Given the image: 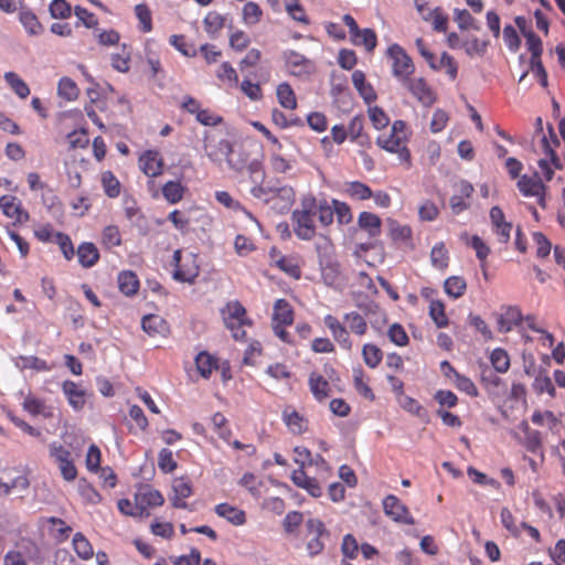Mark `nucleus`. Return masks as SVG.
<instances>
[{
    "label": "nucleus",
    "mask_w": 565,
    "mask_h": 565,
    "mask_svg": "<svg viewBox=\"0 0 565 565\" xmlns=\"http://www.w3.org/2000/svg\"><path fill=\"white\" fill-rule=\"evenodd\" d=\"M315 207L316 199L309 198L302 202V210H296L292 213V220L295 222V233L303 241L311 239L316 234L315 226Z\"/></svg>",
    "instance_id": "obj_1"
},
{
    "label": "nucleus",
    "mask_w": 565,
    "mask_h": 565,
    "mask_svg": "<svg viewBox=\"0 0 565 565\" xmlns=\"http://www.w3.org/2000/svg\"><path fill=\"white\" fill-rule=\"evenodd\" d=\"M173 278L178 281L193 284L200 274L194 254H189L182 263L181 250L177 249L173 253Z\"/></svg>",
    "instance_id": "obj_2"
},
{
    "label": "nucleus",
    "mask_w": 565,
    "mask_h": 565,
    "mask_svg": "<svg viewBox=\"0 0 565 565\" xmlns=\"http://www.w3.org/2000/svg\"><path fill=\"white\" fill-rule=\"evenodd\" d=\"M388 56L393 61V75L402 83H406L407 78L414 72V65L411 57L404 49L398 44H393L387 50Z\"/></svg>",
    "instance_id": "obj_3"
},
{
    "label": "nucleus",
    "mask_w": 565,
    "mask_h": 565,
    "mask_svg": "<svg viewBox=\"0 0 565 565\" xmlns=\"http://www.w3.org/2000/svg\"><path fill=\"white\" fill-rule=\"evenodd\" d=\"M406 135L396 136L393 134H383L377 137L376 143L382 149L396 153L401 162L409 163L411 153L405 145Z\"/></svg>",
    "instance_id": "obj_4"
},
{
    "label": "nucleus",
    "mask_w": 565,
    "mask_h": 565,
    "mask_svg": "<svg viewBox=\"0 0 565 565\" xmlns=\"http://www.w3.org/2000/svg\"><path fill=\"white\" fill-rule=\"evenodd\" d=\"M203 148L206 157L214 163H221L222 159L233 153V145L227 139H221L213 143V138L209 131L203 134Z\"/></svg>",
    "instance_id": "obj_5"
},
{
    "label": "nucleus",
    "mask_w": 565,
    "mask_h": 565,
    "mask_svg": "<svg viewBox=\"0 0 565 565\" xmlns=\"http://www.w3.org/2000/svg\"><path fill=\"white\" fill-rule=\"evenodd\" d=\"M516 186H518L519 191L524 196H527V198L535 196V198H537V203L542 207H545L544 195H545L546 186L543 184V182L541 181V179H540L537 173H535L533 177H529L526 174L522 175L519 179V181L516 183Z\"/></svg>",
    "instance_id": "obj_6"
},
{
    "label": "nucleus",
    "mask_w": 565,
    "mask_h": 565,
    "mask_svg": "<svg viewBox=\"0 0 565 565\" xmlns=\"http://www.w3.org/2000/svg\"><path fill=\"white\" fill-rule=\"evenodd\" d=\"M383 509L385 514L395 522L407 525H413L415 523L414 518L411 515L406 505H404L399 499L393 494L384 498Z\"/></svg>",
    "instance_id": "obj_7"
},
{
    "label": "nucleus",
    "mask_w": 565,
    "mask_h": 565,
    "mask_svg": "<svg viewBox=\"0 0 565 565\" xmlns=\"http://www.w3.org/2000/svg\"><path fill=\"white\" fill-rule=\"evenodd\" d=\"M324 326L330 330L333 340L345 351H351L353 342L350 338L348 328L334 316L327 315L323 318Z\"/></svg>",
    "instance_id": "obj_8"
},
{
    "label": "nucleus",
    "mask_w": 565,
    "mask_h": 565,
    "mask_svg": "<svg viewBox=\"0 0 565 565\" xmlns=\"http://www.w3.org/2000/svg\"><path fill=\"white\" fill-rule=\"evenodd\" d=\"M456 193L451 195L449 204L454 214H460L469 209L470 203L467 201L471 198L475 189L473 185L466 181L460 180L455 184Z\"/></svg>",
    "instance_id": "obj_9"
},
{
    "label": "nucleus",
    "mask_w": 565,
    "mask_h": 565,
    "mask_svg": "<svg viewBox=\"0 0 565 565\" xmlns=\"http://www.w3.org/2000/svg\"><path fill=\"white\" fill-rule=\"evenodd\" d=\"M268 205L277 213H286L295 202V191L289 185L275 184Z\"/></svg>",
    "instance_id": "obj_10"
},
{
    "label": "nucleus",
    "mask_w": 565,
    "mask_h": 565,
    "mask_svg": "<svg viewBox=\"0 0 565 565\" xmlns=\"http://www.w3.org/2000/svg\"><path fill=\"white\" fill-rule=\"evenodd\" d=\"M140 170L150 178L160 175L163 171V159L157 150H147L139 157Z\"/></svg>",
    "instance_id": "obj_11"
},
{
    "label": "nucleus",
    "mask_w": 565,
    "mask_h": 565,
    "mask_svg": "<svg viewBox=\"0 0 565 565\" xmlns=\"http://www.w3.org/2000/svg\"><path fill=\"white\" fill-rule=\"evenodd\" d=\"M135 501L138 502L141 514L148 515L147 510L149 508L160 507L163 504L164 499L160 491L151 489V488H145L139 490L135 495Z\"/></svg>",
    "instance_id": "obj_12"
},
{
    "label": "nucleus",
    "mask_w": 565,
    "mask_h": 565,
    "mask_svg": "<svg viewBox=\"0 0 565 565\" xmlns=\"http://www.w3.org/2000/svg\"><path fill=\"white\" fill-rule=\"evenodd\" d=\"M62 390L74 411H81L86 403V391L73 381H64Z\"/></svg>",
    "instance_id": "obj_13"
},
{
    "label": "nucleus",
    "mask_w": 565,
    "mask_h": 565,
    "mask_svg": "<svg viewBox=\"0 0 565 565\" xmlns=\"http://www.w3.org/2000/svg\"><path fill=\"white\" fill-rule=\"evenodd\" d=\"M245 308L238 301H231L222 309L225 326L234 330L236 324H245Z\"/></svg>",
    "instance_id": "obj_14"
},
{
    "label": "nucleus",
    "mask_w": 565,
    "mask_h": 565,
    "mask_svg": "<svg viewBox=\"0 0 565 565\" xmlns=\"http://www.w3.org/2000/svg\"><path fill=\"white\" fill-rule=\"evenodd\" d=\"M523 316L518 307H507L504 308V312L501 313L498 319V329L502 333L510 332L514 327H518L522 323Z\"/></svg>",
    "instance_id": "obj_15"
},
{
    "label": "nucleus",
    "mask_w": 565,
    "mask_h": 565,
    "mask_svg": "<svg viewBox=\"0 0 565 565\" xmlns=\"http://www.w3.org/2000/svg\"><path fill=\"white\" fill-rule=\"evenodd\" d=\"M284 60L290 73L297 76L308 73L311 66L310 61L307 57L291 50L284 52Z\"/></svg>",
    "instance_id": "obj_16"
},
{
    "label": "nucleus",
    "mask_w": 565,
    "mask_h": 565,
    "mask_svg": "<svg viewBox=\"0 0 565 565\" xmlns=\"http://www.w3.org/2000/svg\"><path fill=\"white\" fill-rule=\"evenodd\" d=\"M0 207L6 216L19 222L29 217L28 213L22 210L21 202L13 195L0 196Z\"/></svg>",
    "instance_id": "obj_17"
},
{
    "label": "nucleus",
    "mask_w": 565,
    "mask_h": 565,
    "mask_svg": "<svg viewBox=\"0 0 565 565\" xmlns=\"http://www.w3.org/2000/svg\"><path fill=\"white\" fill-rule=\"evenodd\" d=\"M292 482L308 491L313 498H319L322 494V489L315 478L308 477L303 469H297L291 475Z\"/></svg>",
    "instance_id": "obj_18"
},
{
    "label": "nucleus",
    "mask_w": 565,
    "mask_h": 565,
    "mask_svg": "<svg viewBox=\"0 0 565 565\" xmlns=\"http://www.w3.org/2000/svg\"><path fill=\"white\" fill-rule=\"evenodd\" d=\"M547 129H548L551 140L545 136L542 138L544 153L546 154V157L548 158V160L551 161V163L553 164V167L555 169L562 170L564 167L563 162L554 149V147L559 146V140H558L556 134L554 132L552 125H548Z\"/></svg>",
    "instance_id": "obj_19"
},
{
    "label": "nucleus",
    "mask_w": 565,
    "mask_h": 565,
    "mask_svg": "<svg viewBox=\"0 0 565 565\" xmlns=\"http://www.w3.org/2000/svg\"><path fill=\"white\" fill-rule=\"evenodd\" d=\"M403 84L408 87L411 93L420 103H423L424 105L433 104L434 95L423 78L409 79L408 77L407 82Z\"/></svg>",
    "instance_id": "obj_20"
},
{
    "label": "nucleus",
    "mask_w": 565,
    "mask_h": 565,
    "mask_svg": "<svg viewBox=\"0 0 565 565\" xmlns=\"http://www.w3.org/2000/svg\"><path fill=\"white\" fill-rule=\"evenodd\" d=\"M172 505L178 509H186L188 504L185 499L192 494V488L190 483L184 479H175L172 484Z\"/></svg>",
    "instance_id": "obj_21"
},
{
    "label": "nucleus",
    "mask_w": 565,
    "mask_h": 565,
    "mask_svg": "<svg viewBox=\"0 0 565 565\" xmlns=\"http://www.w3.org/2000/svg\"><path fill=\"white\" fill-rule=\"evenodd\" d=\"M215 513L226 519L233 525H243L246 521L245 512L228 503H220L215 507Z\"/></svg>",
    "instance_id": "obj_22"
},
{
    "label": "nucleus",
    "mask_w": 565,
    "mask_h": 565,
    "mask_svg": "<svg viewBox=\"0 0 565 565\" xmlns=\"http://www.w3.org/2000/svg\"><path fill=\"white\" fill-rule=\"evenodd\" d=\"M141 327L149 335H164L168 332L166 320L158 315H148L142 318Z\"/></svg>",
    "instance_id": "obj_23"
},
{
    "label": "nucleus",
    "mask_w": 565,
    "mask_h": 565,
    "mask_svg": "<svg viewBox=\"0 0 565 565\" xmlns=\"http://www.w3.org/2000/svg\"><path fill=\"white\" fill-rule=\"evenodd\" d=\"M79 264L89 268L94 266L99 259V253L93 243H82L76 250Z\"/></svg>",
    "instance_id": "obj_24"
},
{
    "label": "nucleus",
    "mask_w": 565,
    "mask_h": 565,
    "mask_svg": "<svg viewBox=\"0 0 565 565\" xmlns=\"http://www.w3.org/2000/svg\"><path fill=\"white\" fill-rule=\"evenodd\" d=\"M358 224L360 228L367 232L370 237H376L381 233V218L374 213H360Z\"/></svg>",
    "instance_id": "obj_25"
},
{
    "label": "nucleus",
    "mask_w": 565,
    "mask_h": 565,
    "mask_svg": "<svg viewBox=\"0 0 565 565\" xmlns=\"http://www.w3.org/2000/svg\"><path fill=\"white\" fill-rule=\"evenodd\" d=\"M309 387L315 398L320 402L329 396L330 385L328 381L316 372L309 375Z\"/></svg>",
    "instance_id": "obj_26"
},
{
    "label": "nucleus",
    "mask_w": 565,
    "mask_h": 565,
    "mask_svg": "<svg viewBox=\"0 0 565 565\" xmlns=\"http://www.w3.org/2000/svg\"><path fill=\"white\" fill-rule=\"evenodd\" d=\"M424 21L431 23L433 29L437 32H446L448 26V15L441 8L427 9L423 18Z\"/></svg>",
    "instance_id": "obj_27"
},
{
    "label": "nucleus",
    "mask_w": 565,
    "mask_h": 565,
    "mask_svg": "<svg viewBox=\"0 0 565 565\" xmlns=\"http://www.w3.org/2000/svg\"><path fill=\"white\" fill-rule=\"evenodd\" d=\"M274 323L279 324H291L294 320L292 309L288 301L285 299H278L274 306L273 313Z\"/></svg>",
    "instance_id": "obj_28"
},
{
    "label": "nucleus",
    "mask_w": 565,
    "mask_h": 565,
    "mask_svg": "<svg viewBox=\"0 0 565 565\" xmlns=\"http://www.w3.org/2000/svg\"><path fill=\"white\" fill-rule=\"evenodd\" d=\"M14 364L20 370L32 369L39 372L50 371L46 361L34 355H20L15 359Z\"/></svg>",
    "instance_id": "obj_29"
},
{
    "label": "nucleus",
    "mask_w": 565,
    "mask_h": 565,
    "mask_svg": "<svg viewBox=\"0 0 565 565\" xmlns=\"http://www.w3.org/2000/svg\"><path fill=\"white\" fill-rule=\"evenodd\" d=\"M343 192L355 200H367L373 195L369 185L360 181H351L344 184Z\"/></svg>",
    "instance_id": "obj_30"
},
{
    "label": "nucleus",
    "mask_w": 565,
    "mask_h": 565,
    "mask_svg": "<svg viewBox=\"0 0 565 565\" xmlns=\"http://www.w3.org/2000/svg\"><path fill=\"white\" fill-rule=\"evenodd\" d=\"M6 83L19 96L24 99L30 95L28 84L14 72H7L3 75Z\"/></svg>",
    "instance_id": "obj_31"
},
{
    "label": "nucleus",
    "mask_w": 565,
    "mask_h": 565,
    "mask_svg": "<svg viewBox=\"0 0 565 565\" xmlns=\"http://www.w3.org/2000/svg\"><path fill=\"white\" fill-rule=\"evenodd\" d=\"M118 286L122 294L132 296L139 288V280L135 273L122 271L118 275Z\"/></svg>",
    "instance_id": "obj_32"
},
{
    "label": "nucleus",
    "mask_w": 565,
    "mask_h": 565,
    "mask_svg": "<svg viewBox=\"0 0 565 565\" xmlns=\"http://www.w3.org/2000/svg\"><path fill=\"white\" fill-rule=\"evenodd\" d=\"M19 20L30 35H39L42 33L43 26L32 11L21 10Z\"/></svg>",
    "instance_id": "obj_33"
},
{
    "label": "nucleus",
    "mask_w": 565,
    "mask_h": 565,
    "mask_svg": "<svg viewBox=\"0 0 565 565\" xmlns=\"http://www.w3.org/2000/svg\"><path fill=\"white\" fill-rule=\"evenodd\" d=\"M351 40L355 45H363L367 52L373 51L377 43L376 34L372 29H359Z\"/></svg>",
    "instance_id": "obj_34"
},
{
    "label": "nucleus",
    "mask_w": 565,
    "mask_h": 565,
    "mask_svg": "<svg viewBox=\"0 0 565 565\" xmlns=\"http://www.w3.org/2000/svg\"><path fill=\"white\" fill-rule=\"evenodd\" d=\"M454 20L458 24V28L462 31L466 30H480L479 22L470 14L466 9H455Z\"/></svg>",
    "instance_id": "obj_35"
},
{
    "label": "nucleus",
    "mask_w": 565,
    "mask_h": 565,
    "mask_svg": "<svg viewBox=\"0 0 565 565\" xmlns=\"http://www.w3.org/2000/svg\"><path fill=\"white\" fill-rule=\"evenodd\" d=\"M344 322L351 332L356 335H363L367 331L366 320L356 311L347 312L343 316Z\"/></svg>",
    "instance_id": "obj_36"
},
{
    "label": "nucleus",
    "mask_w": 565,
    "mask_h": 565,
    "mask_svg": "<svg viewBox=\"0 0 565 565\" xmlns=\"http://www.w3.org/2000/svg\"><path fill=\"white\" fill-rule=\"evenodd\" d=\"M185 188L179 181H168L162 186L163 198L171 204H177L183 199Z\"/></svg>",
    "instance_id": "obj_37"
},
{
    "label": "nucleus",
    "mask_w": 565,
    "mask_h": 565,
    "mask_svg": "<svg viewBox=\"0 0 565 565\" xmlns=\"http://www.w3.org/2000/svg\"><path fill=\"white\" fill-rule=\"evenodd\" d=\"M24 411L30 413L31 415H43L45 417L51 416V409L45 405L43 399L36 398L32 395H29L24 398L22 404Z\"/></svg>",
    "instance_id": "obj_38"
},
{
    "label": "nucleus",
    "mask_w": 565,
    "mask_h": 565,
    "mask_svg": "<svg viewBox=\"0 0 565 565\" xmlns=\"http://www.w3.org/2000/svg\"><path fill=\"white\" fill-rule=\"evenodd\" d=\"M490 362L498 373H507L510 369V356L502 348H497L490 353Z\"/></svg>",
    "instance_id": "obj_39"
},
{
    "label": "nucleus",
    "mask_w": 565,
    "mask_h": 565,
    "mask_svg": "<svg viewBox=\"0 0 565 565\" xmlns=\"http://www.w3.org/2000/svg\"><path fill=\"white\" fill-rule=\"evenodd\" d=\"M73 548L77 556L82 559H89L94 555L93 546L89 541L81 533L77 532L73 536Z\"/></svg>",
    "instance_id": "obj_40"
},
{
    "label": "nucleus",
    "mask_w": 565,
    "mask_h": 565,
    "mask_svg": "<svg viewBox=\"0 0 565 565\" xmlns=\"http://www.w3.org/2000/svg\"><path fill=\"white\" fill-rule=\"evenodd\" d=\"M277 98L279 104L286 109H295L297 107L295 93L288 83H281L278 85Z\"/></svg>",
    "instance_id": "obj_41"
},
{
    "label": "nucleus",
    "mask_w": 565,
    "mask_h": 565,
    "mask_svg": "<svg viewBox=\"0 0 565 565\" xmlns=\"http://www.w3.org/2000/svg\"><path fill=\"white\" fill-rule=\"evenodd\" d=\"M444 288L449 297L457 299L465 294L467 284L462 277L451 276L445 280Z\"/></svg>",
    "instance_id": "obj_42"
},
{
    "label": "nucleus",
    "mask_w": 565,
    "mask_h": 565,
    "mask_svg": "<svg viewBox=\"0 0 565 565\" xmlns=\"http://www.w3.org/2000/svg\"><path fill=\"white\" fill-rule=\"evenodd\" d=\"M448 250L445 247L444 243H437L430 252V262L431 265L437 269H445L448 267Z\"/></svg>",
    "instance_id": "obj_43"
},
{
    "label": "nucleus",
    "mask_w": 565,
    "mask_h": 565,
    "mask_svg": "<svg viewBox=\"0 0 565 565\" xmlns=\"http://www.w3.org/2000/svg\"><path fill=\"white\" fill-rule=\"evenodd\" d=\"M195 364L199 373L207 379L212 371L216 369V361L206 352H200L195 358Z\"/></svg>",
    "instance_id": "obj_44"
},
{
    "label": "nucleus",
    "mask_w": 565,
    "mask_h": 565,
    "mask_svg": "<svg viewBox=\"0 0 565 565\" xmlns=\"http://www.w3.org/2000/svg\"><path fill=\"white\" fill-rule=\"evenodd\" d=\"M362 355L365 364L372 369L376 367L381 363L383 358L381 349L371 343H366L363 345Z\"/></svg>",
    "instance_id": "obj_45"
},
{
    "label": "nucleus",
    "mask_w": 565,
    "mask_h": 565,
    "mask_svg": "<svg viewBox=\"0 0 565 565\" xmlns=\"http://www.w3.org/2000/svg\"><path fill=\"white\" fill-rule=\"evenodd\" d=\"M429 316L438 328H445L448 326V319L445 313V306L441 301H430Z\"/></svg>",
    "instance_id": "obj_46"
},
{
    "label": "nucleus",
    "mask_w": 565,
    "mask_h": 565,
    "mask_svg": "<svg viewBox=\"0 0 565 565\" xmlns=\"http://www.w3.org/2000/svg\"><path fill=\"white\" fill-rule=\"evenodd\" d=\"M315 212L318 214L319 221L323 226H329L333 222L334 210L332 203L329 204L327 200L316 203Z\"/></svg>",
    "instance_id": "obj_47"
},
{
    "label": "nucleus",
    "mask_w": 565,
    "mask_h": 565,
    "mask_svg": "<svg viewBox=\"0 0 565 565\" xmlns=\"http://www.w3.org/2000/svg\"><path fill=\"white\" fill-rule=\"evenodd\" d=\"M110 61L111 66L116 71L127 73L129 71L130 51H128L127 46L124 45L121 47V52L111 54Z\"/></svg>",
    "instance_id": "obj_48"
},
{
    "label": "nucleus",
    "mask_w": 565,
    "mask_h": 565,
    "mask_svg": "<svg viewBox=\"0 0 565 565\" xmlns=\"http://www.w3.org/2000/svg\"><path fill=\"white\" fill-rule=\"evenodd\" d=\"M102 183L107 196L117 198L120 194V183L110 171L103 173Z\"/></svg>",
    "instance_id": "obj_49"
},
{
    "label": "nucleus",
    "mask_w": 565,
    "mask_h": 565,
    "mask_svg": "<svg viewBox=\"0 0 565 565\" xmlns=\"http://www.w3.org/2000/svg\"><path fill=\"white\" fill-rule=\"evenodd\" d=\"M57 92L61 97L67 100H74L78 95V88L74 81L63 77L58 82Z\"/></svg>",
    "instance_id": "obj_50"
},
{
    "label": "nucleus",
    "mask_w": 565,
    "mask_h": 565,
    "mask_svg": "<svg viewBox=\"0 0 565 565\" xmlns=\"http://www.w3.org/2000/svg\"><path fill=\"white\" fill-rule=\"evenodd\" d=\"M226 162L232 170L237 172H242L245 170L248 163V154L244 150L235 151L233 149V153L226 157Z\"/></svg>",
    "instance_id": "obj_51"
},
{
    "label": "nucleus",
    "mask_w": 565,
    "mask_h": 565,
    "mask_svg": "<svg viewBox=\"0 0 565 565\" xmlns=\"http://www.w3.org/2000/svg\"><path fill=\"white\" fill-rule=\"evenodd\" d=\"M102 242L107 248L119 246L121 244V236L118 227L115 225L106 226L103 231Z\"/></svg>",
    "instance_id": "obj_52"
},
{
    "label": "nucleus",
    "mask_w": 565,
    "mask_h": 565,
    "mask_svg": "<svg viewBox=\"0 0 565 565\" xmlns=\"http://www.w3.org/2000/svg\"><path fill=\"white\" fill-rule=\"evenodd\" d=\"M158 467L164 473H170L177 469V462L170 449L163 448L158 455Z\"/></svg>",
    "instance_id": "obj_53"
},
{
    "label": "nucleus",
    "mask_w": 565,
    "mask_h": 565,
    "mask_svg": "<svg viewBox=\"0 0 565 565\" xmlns=\"http://www.w3.org/2000/svg\"><path fill=\"white\" fill-rule=\"evenodd\" d=\"M332 205L339 224H349L352 221L351 209L345 202L333 199Z\"/></svg>",
    "instance_id": "obj_54"
},
{
    "label": "nucleus",
    "mask_w": 565,
    "mask_h": 565,
    "mask_svg": "<svg viewBox=\"0 0 565 565\" xmlns=\"http://www.w3.org/2000/svg\"><path fill=\"white\" fill-rule=\"evenodd\" d=\"M263 12L256 2L249 1L243 8V19L246 24H256L262 17Z\"/></svg>",
    "instance_id": "obj_55"
},
{
    "label": "nucleus",
    "mask_w": 565,
    "mask_h": 565,
    "mask_svg": "<svg viewBox=\"0 0 565 565\" xmlns=\"http://www.w3.org/2000/svg\"><path fill=\"white\" fill-rule=\"evenodd\" d=\"M285 9L294 20L306 24L309 22L298 0H285Z\"/></svg>",
    "instance_id": "obj_56"
},
{
    "label": "nucleus",
    "mask_w": 565,
    "mask_h": 565,
    "mask_svg": "<svg viewBox=\"0 0 565 565\" xmlns=\"http://www.w3.org/2000/svg\"><path fill=\"white\" fill-rule=\"evenodd\" d=\"M136 17L139 20L140 29L143 32H150L152 29L151 12L146 4H137L135 7Z\"/></svg>",
    "instance_id": "obj_57"
},
{
    "label": "nucleus",
    "mask_w": 565,
    "mask_h": 565,
    "mask_svg": "<svg viewBox=\"0 0 565 565\" xmlns=\"http://www.w3.org/2000/svg\"><path fill=\"white\" fill-rule=\"evenodd\" d=\"M284 422L295 434H300L303 430V418L296 411H285Z\"/></svg>",
    "instance_id": "obj_58"
},
{
    "label": "nucleus",
    "mask_w": 565,
    "mask_h": 565,
    "mask_svg": "<svg viewBox=\"0 0 565 565\" xmlns=\"http://www.w3.org/2000/svg\"><path fill=\"white\" fill-rule=\"evenodd\" d=\"M276 265L278 268L295 279H299L301 276V270L298 264L291 258L280 257L276 260Z\"/></svg>",
    "instance_id": "obj_59"
},
{
    "label": "nucleus",
    "mask_w": 565,
    "mask_h": 565,
    "mask_svg": "<svg viewBox=\"0 0 565 565\" xmlns=\"http://www.w3.org/2000/svg\"><path fill=\"white\" fill-rule=\"evenodd\" d=\"M503 41L507 47L515 53L521 46V39L512 25H505L503 29Z\"/></svg>",
    "instance_id": "obj_60"
},
{
    "label": "nucleus",
    "mask_w": 565,
    "mask_h": 565,
    "mask_svg": "<svg viewBox=\"0 0 565 565\" xmlns=\"http://www.w3.org/2000/svg\"><path fill=\"white\" fill-rule=\"evenodd\" d=\"M254 186L250 189V194L258 200H262L265 204L270 201L271 194L275 192V185L263 183H253Z\"/></svg>",
    "instance_id": "obj_61"
},
{
    "label": "nucleus",
    "mask_w": 565,
    "mask_h": 565,
    "mask_svg": "<svg viewBox=\"0 0 565 565\" xmlns=\"http://www.w3.org/2000/svg\"><path fill=\"white\" fill-rule=\"evenodd\" d=\"M224 19L217 12H209L204 19L205 31L212 35L223 28Z\"/></svg>",
    "instance_id": "obj_62"
},
{
    "label": "nucleus",
    "mask_w": 565,
    "mask_h": 565,
    "mask_svg": "<svg viewBox=\"0 0 565 565\" xmlns=\"http://www.w3.org/2000/svg\"><path fill=\"white\" fill-rule=\"evenodd\" d=\"M50 457L57 466L71 459V452L61 444L54 441L49 446Z\"/></svg>",
    "instance_id": "obj_63"
},
{
    "label": "nucleus",
    "mask_w": 565,
    "mask_h": 565,
    "mask_svg": "<svg viewBox=\"0 0 565 565\" xmlns=\"http://www.w3.org/2000/svg\"><path fill=\"white\" fill-rule=\"evenodd\" d=\"M249 173V179L252 183H263L265 180V171L263 169V164L259 160L253 159L248 161L246 168Z\"/></svg>",
    "instance_id": "obj_64"
}]
</instances>
